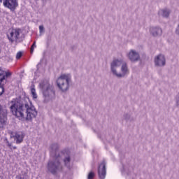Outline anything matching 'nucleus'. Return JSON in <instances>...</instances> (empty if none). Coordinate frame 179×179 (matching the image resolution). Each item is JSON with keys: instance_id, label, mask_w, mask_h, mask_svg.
Wrapping results in <instances>:
<instances>
[{"instance_id": "nucleus-1", "label": "nucleus", "mask_w": 179, "mask_h": 179, "mask_svg": "<svg viewBox=\"0 0 179 179\" xmlns=\"http://www.w3.org/2000/svg\"><path fill=\"white\" fill-rule=\"evenodd\" d=\"M11 106H10V112L13 115L17 118H24L27 121H31L33 118L37 117V110L33 106L31 101L27 96L13 99L10 101Z\"/></svg>"}, {"instance_id": "nucleus-2", "label": "nucleus", "mask_w": 179, "mask_h": 179, "mask_svg": "<svg viewBox=\"0 0 179 179\" xmlns=\"http://www.w3.org/2000/svg\"><path fill=\"white\" fill-rule=\"evenodd\" d=\"M59 145L58 143H53L50 145V156L53 157V161H50L48 166L49 171L52 174H57V171H61L62 170V165H61V156L58 149Z\"/></svg>"}, {"instance_id": "nucleus-3", "label": "nucleus", "mask_w": 179, "mask_h": 179, "mask_svg": "<svg viewBox=\"0 0 179 179\" xmlns=\"http://www.w3.org/2000/svg\"><path fill=\"white\" fill-rule=\"evenodd\" d=\"M56 83L58 89L65 93L69 90V87L72 85V76L69 73H62L57 78Z\"/></svg>"}, {"instance_id": "nucleus-4", "label": "nucleus", "mask_w": 179, "mask_h": 179, "mask_svg": "<svg viewBox=\"0 0 179 179\" xmlns=\"http://www.w3.org/2000/svg\"><path fill=\"white\" fill-rule=\"evenodd\" d=\"M8 124V109L0 104V129H3Z\"/></svg>"}, {"instance_id": "nucleus-5", "label": "nucleus", "mask_w": 179, "mask_h": 179, "mask_svg": "<svg viewBox=\"0 0 179 179\" xmlns=\"http://www.w3.org/2000/svg\"><path fill=\"white\" fill-rule=\"evenodd\" d=\"M3 0H0V3H2ZM3 5L4 8L10 9L11 12H15L16 8L19 6L18 0H3Z\"/></svg>"}, {"instance_id": "nucleus-6", "label": "nucleus", "mask_w": 179, "mask_h": 179, "mask_svg": "<svg viewBox=\"0 0 179 179\" xmlns=\"http://www.w3.org/2000/svg\"><path fill=\"white\" fill-rule=\"evenodd\" d=\"M45 86V99L46 100H52V99L55 97V90H54V85L50 84L48 81H46Z\"/></svg>"}, {"instance_id": "nucleus-7", "label": "nucleus", "mask_w": 179, "mask_h": 179, "mask_svg": "<svg viewBox=\"0 0 179 179\" xmlns=\"http://www.w3.org/2000/svg\"><path fill=\"white\" fill-rule=\"evenodd\" d=\"M20 33H22V29L19 28L12 29L10 32V34H7V37L9 41H10V43H15V41H17V40H19Z\"/></svg>"}, {"instance_id": "nucleus-8", "label": "nucleus", "mask_w": 179, "mask_h": 179, "mask_svg": "<svg viewBox=\"0 0 179 179\" xmlns=\"http://www.w3.org/2000/svg\"><path fill=\"white\" fill-rule=\"evenodd\" d=\"M107 176V163L103 161L98 167V177L99 179H106Z\"/></svg>"}, {"instance_id": "nucleus-9", "label": "nucleus", "mask_w": 179, "mask_h": 179, "mask_svg": "<svg viewBox=\"0 0 179 179\" xmlns=\"http://www.w3.org/2000/svg\"><path fill=\"white\" fill-rule=\"evenodd\" d=\"M122 64V61L121 59H113V62L110 63V72H112L114 76H117V69L120 68Z\"/></svg>"}, {"instance_id": "nucleus-10", "label": "nucleus", "mask_w": 179, "mask_h": 179, "mask_svg": "<svg viewBox=\"0 0 179 179\" xmlns=\"http://www.w3.org/2000/svg\"><path fill=\"white\" fill-rule=\"evenodd\" d=\"M127 58L131 62H136V61H139L141 56L139 55V52H136L135 50H131L127 55Z\"/></svg>"}, {"instance_id": "nucleus-11", "label": "nucleus", "mask_w": 179, "mask_h": 179, "mask_svg": "<svg viewBox=\"0 0 179 179\" xmlns=\"http://www.w3.org/2000/svg\"><path fill=\"white\" fill-rule=\"evenodd\" d=\"M129 75V69H128V65L127 63H124L121 66V73H117L116 78H124Z\"/></svg>"}, {"instance_id": "nucleus-12", "label": "nucleus", "mask_w": 179, "mask_h": 179, "mask_svg": "<svg viewBox=\"0 0 179 179\" xmlns=\"http://www.w3.org/2000/svg\"><path fill=\"white\" fill-rule=\"evenodd\" d=\"M24 136H26V134L23 131H17L15 133V135L13 136V138H14V141H15V143L19 145L23 142Z\"/></svg>"}, {"instance_id": "nucleus-13", "label": "nucleus", "mask_w": 179, "mask_h": 179, "mask_svg": "<svg viewBox=\"0 0 179 179\" xmlns=\"http://www.w3.org/2000/svg\"><path fill=\"white\" fill-rule=\"evenodd\" d=\"M156 66H164L166 65V58L163 55H159L155 59Z\"/></svg>"}, {"instance_id": "nucleus-14", "label": "nucleus", "mask_w": 179, "mask_h": 179, "mask_svg": "<svg viewBox=\"0 0 179 179\" xmlns=\"http://www.w3.org/2000/svg\"><path fill=\"white\" fill-rule=\"evenodd\" d=\"M150 32L154 37H157L163 34V30L159 27H151Z\"/></svg>"}, {"instance_id": "nucleus-15", "label": "nucleus", "mask_w": 179, "mask_h": 179, "mask_svg": "<svg viewBox=\"0 0 179 179\" xmlns=\"http://www.w3.org/2000/svg\"><path fill=\"white\" fill-rule=\"evenodd\" d=\"M44 54H45V52H43V57L36 66L37 71H39V72L44 71V68L45 67V58L44 57Z\"/></svg>"}, {"instance_id": "nucleus-16", "label": "nucleus", "mask_w": 179, "mask_h": 179, "mask_svg": "<svg viewBox=\"0 0 179 179\" xmlns=\"http://www.w3.org/2000/svg\"><path fill=\"white\" fill-rule=\"evenodd\" d=\"M158 15L162 17H169L170 16V10L168 8L161 9L158 11Z\"/></svg>"}, {"instance_id": "nucleus-17", "label": "nucleus", "mask_w": 179, "mask_h": 179, "mask_svg": "<svg viewBox=\"0 0 179 179\" xmlns=\"http://www.w3.org/2000/svg\"><path fill=\"white\" fill-rule=\"evenodd\" d=\"M39 89L41 93H42L43 97H45V79L42 80L39 83Z\"/></svg>"}, {"instance_id": "nucleus-18", "label": "nucleus", "mask_w": 179, "mask_h": 179, "mask_svg": "<svg viewBox=\"0 0 179 179\" xmlns=\"http://www.w3.org/2000/svg\"><path fill=\"white\" fill-rule=\"evenodd\" d=\"M31 94L32 95L34 99H37V92H36V88L34 84L31 85Z\"/></svg>"}, {"instance_id": "nucleus-19", "label": "nucleus", "mask_w": 179, "mask_h": 179, "mask_svg": "<svg viewBox=\"0 0 179 179\" xmlns=\"http://www.w3.org/2000/svg\"><path fill=\"white\" fill-rule=\"evenodd\" d=\"M64 163L67 169H71V157L67 156L64 159Z\"/></svg>"}, {"instance_id": "nucleus-20", "label": "nucleus", "mask_w": 179, "mask_h": 179, "mask_svg": "<svg viewBox=\"0 0 179 179\" xmlns=\"http://www.w3.org/2000/svg\"><path fill=\"white\" fill-rule=\"evenodd\" d=\"M0 84H6L5 71L0 69Z\"/></svg>"}, {"instance_id": "nucleus-21", "label": "nucleus", "mask_w": 179, "mask_h": 179, "mask_svg": "<svg viewBox=\"0 0 179 179\" xmlns=\"http://www.w3.org/2000/svg\"><path fill=\"white\" fill-rule=\"evenodd\" d=\"M4 142L6 144V145L8 146V148H9V149L12 150V143H10L7 138H4Z\"/></svg>"}, {"instance_id": "nucleus-22", "label": "nucleus", "mask_w": 179, "mask_h": 179, "mask_svg": "<svg viewBox=\"0 0 179 179\" xmlns=\"http://www.w3.org/2000/svg\"><path fill=\"white\" fill-rule=\"evenodd\" d=\"M3 86H5V84H0V96H2L3 93H5V88Z\"/></svg>"}, {"instance_id": "nucleus-23", "label": "nucleus", "mask_w": 179, "mask_h": 179, "mask_svg": "<svg viewBox=\"0 0 179 179\" xmlns=\"http://www.w3.org/2000/svg\"><path fill=\"white\" fill-rule=\"evenodd\" d=\"M96 176V174L94 173V172L90 171V172L88 173L87 179H93V178H94V176Z\"/></svg>"}, {"instance_id": "nucleus-24", "label": "nucleus", "mask_w": 179, "mask_h": 179, "mask_svg": "<svg viewBox=\"0 0 179 179\" xmlns=\"http://www.w3.org/2000/svg\"><path fill=\"white\" fill-rule=\"evenodd\" d=\"M36 47L37 45H36V41H34L31 46V49H30L31 54H33V52H34V48H36Z\"/></svg>"}, {"instance_id": "nucleus-25", "label": "nucleus", "mask_w": 179, "mask_h": 179, "mask_svg": "<svg viewBox=\"0 0 179 179\" xmlns=\"http://www.w3.org/2000/svg\"><path fill=\"white\" fill-rule=\"evenodd\" d=\"M12 73L10 72H5L4 71V76H5V82L6 83V78H9V76H11Z\"/></svg>"}, {"instance_id": "nucleus-26", "label": "nucleus", "mask_w": 179, "mask_h": 179, "mask_svg": "<svg viewBox=\"0 0 179 179\" xmlns=\"http://www.w3.org/2000/svg\"><path fill=\"white\" fill-rule=\"evenodd\" d=\"M22 55H23V53H22V52H18L16 55V59H20V58H22Z\"/></svg>"}, {"instance_id": "nucleus-27", "label": "nucleus", "mask_w": 179, "mask_h": 179, "mask_svg": "<svg viewBox=\"0 0 179 179\" xmlns=\"http://www.w3.org/2000/svg\"><path fill=\"white\" fill-rule=\"evenodd\" d=\"M39 31L41 34H42V33H44V27L43 25L39 26Z\"/></svg>"}, {"instance_id": "nucleus-28", "label": "nucleus", "mask_w": 179, "mask_h": 179, "mask_svg": "<svg viewBox=\"0 0 179 179\" xmlns=\"http://www.w3.org/2000/svg\"><path fill=\"white\" fill-rule=\"evenodd\" d=\"M16 179H24V177H23V176L22 175H17L15 177Z\"/></svg>"}, {"instance_id": "nucleus-29", "label": "nucleus", "mask_w": 179, "mask_h": 179, "mask_svg": "<svg viewBox=\"0 0 179 179\" xmlns=\"http://www.w3.org/2000/svg\"><path fill=\"white\" fill-rule=\"evenodd\" d=\"M130 115H129V114H126V115H124V118H125V120H129V118H130Z\"/></svg>"}, {"instance_id": "nucleus-30", "label": "nucleus", "mask_w": 179, "mask_h": 179, "mask_svg": "<svg viewBox=\"0 0 179 179\" xmlns=\"http://www.w3.org/2000/svg\"><path fill=\"white\" fill-rule=\"evenodd\" d=\"M122 173H124L127 171V168L124 166H122V169L121 170Z\"/></svg>"}, {"instance_id": "nucleus-31", "label": "nucleus", "mask_w": 179, "mask_h": 179, "mask_svg": "<svg viewBox=\"0 0 179 179\" xmlns=\"http://www.w3.org/2000/svg\"><path fill=\"white\" fill-rule=\"evenodd\" d=\"M12 149H17V147L16 146H12Z\"/></svg>"}, {"instance_id": "nucleus-32", "label": "nucleus", "mask_w": 179, "mask_h": 179, "mask_svg": "<svg viewBox=\"0 0 179 179\" xmlns=\"http://www.w3.org/2000/svg\"><path fill=\"white\" fill-rule=\"evenodd\" d=\"M0 53H1V49H0Z\"/></svg>"}]
</instances>
